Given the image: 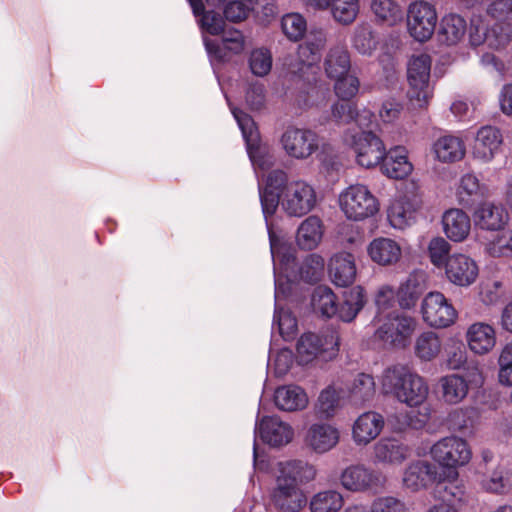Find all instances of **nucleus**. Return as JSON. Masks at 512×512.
Listing matches in <instances>:
<instances>
[{"label":"nucleus","mask_w":512,"mask_h":512,"mask_svg":"<svg viewBox=\"0 0 512 512\" xmlns=\"http://www.w3.org/2000/svg\"><path fill=\"white\" fill-rule=\"evenodd\" d=\"M486 13L495 21L512 23V0H492Z\"/></svg>","instance_id":"obj_62"},{"label":"nucleus","mask_w":512,"mask_h":512,"mask_svg":"<svg viewBox=\"0 0 512 512\" xmlns=\"http://www.w3.org/2000/svg\"><path fill=\"white\" fill-rule=\"evenodd\" d=\"M334 82L335 94L343 101L351 100L357 95L359 91V79L353 74H348L335 80Z\"/></svg>","instance_id":"obj_59"},{"label":"nucleus","mask_w":512,"mask_h":512,"mask_svg":"<svg viewBox=\"0 0 512 512\" xmlns=\"http://www.w3.org/2000/svg\"><path fill=\"white\" fill-rule=\"evenodd\" d=\"M248 64L255 76H266L272 68V54L270 50L263 47L252 50L248 58Z\"/></svg>","instance_id":"obj_51"},{"label":"nucleus","mask_w":512,"mask_h":512,"mask_svg":"<svg viewBox=\"0 0 512 512\" xmlns=\"http://www.w3.org/2000/svg\"><path fill=\"white\" fill-rule=\"evenodd\" d=\"M423 321L433 328H447L455 323L458 312L441 292H429L422 300Z\"/></svg>","instance_id":"obj_12"},{"label":"nucleus","mask_w":512,"mask_h":512,"mask_svg":"<svg viewBox=\"0 0 512 512\" xmlns=\"http://www.w3.org/2000/svg\"><path fill=\"white\" fill-rule=\"evenodd\" d=\"M311 305L315 312L327 318L335 316L338 311L336 295L327 286H318L314 289Z\"/></svg>","instance_id":"obj_47"},{"label":"nucleus","mask_w":512,"mask_h":512,"mask_svg":"<svg viewBox=\"0 0 512 512\" xmlns=\"http://www.w3.org/2000/svg\"><path fill=\"white\" fill-rule=\"evenodd\" d=\"M274 402L278 409L294 412L305 409L309 401L303 388L297 385H285L275 390Z\"/></svg>","instance_id":"obj_32"},{"label":"nucleus","mask_w":512,"mask_h":512,"mask_svg":"<svg viewBox=\"0 0 512 512\" xmlns=\"http://www.w3.org/2000/svg\"><path fill=\"white\" fill-rule=\"evenodd\" d=\"M326 35L323 30H311L306 40L298 48V56L303 63V70L314 69V65L319 61L321 51L326 44Z\"/></svg>","instance_id":"obj_39"},{"label":"nucleus","mask_w":512,"mask_h":512,"mask_svg":"<svg viewBox=\"0 0 512 512\" xmlns=\"http://www.w3.org/2000/svg\"><path fill=\"white\" fill-rule=\"evenodd\" d=\"M486 252L492 257L512 258V231H502L486 244Z\"/></svg>","instance_id":"obj_55"},{"label":"nucleus","mask_w":512,"mask_h":512,"mask_svg":"<svg viewBox=\"0 0 512 512\" xmlns=\"http://www.w3.org/2000/svg\"><path fill=\"white\" fill-rule=\"evenodd\" d=\"M479 269L474 259L463 253H454L448 257L445 275L454 285L467 287L478 277Z\"/></svg>","instance_id":"obj_18"},{"label":"nucleus","mask_w":512,"mask_h":512,"mask_svg":"<svg viewBox=\"0 0 512 512\" xmlns=\"http://www.w3.org/2000/svg\"><path fill=\"white\" fill-rule=\"evenodd\" d=\"M376 322L375 337L395 348H405L417 328L415 318L398 312L379 317Z\"/></svg>","instance_id":"obj_4"},{"label":"nucleus","mask_w":512,"mask_h":512,"mask_svg":"<svg viewBox=\"0 0 512 512\" xmlns=\"http://www.w3.org/2000/svg\"><path fill=\"white\" fill-rule=\"evenodd\" d=\"M450 244L442 237H435L431 239L428 245L429 258L432 264L436 267L446 265V260L450 255Z\"/></svg>","instance_id":"obj_60"},{"label":"nucleus","mask_w":512,"mask_h":512,"mask_svg":"<svg viewBox=\"0 0 512 512\" xmlns=\"http://www.w3.org/2000/svg\"><path fill=\"white\" fill-rule=\"evenodd\" d=\"M232 114L245 139L247 152L255 170L270 169L274 165L275 157L267 146L261 144L259 133L251 116L239 109H233Z\"/></svg>","instance_id":"obj_5"},{"label":"nucleus","mask_w":512,"mask_h":512,"mask_svg":"<svg viewBox=\"0 0 512 512\" xmlns=\"http://www.w3.org/2000/svg\"><path fill=\"white\" fill-rule=\"evenodd\" d=\"M323 271L324 259L317 254H311L301 265L300 275L307 282H316L321 278Z\"/></svg>","instance_id":"obj_58"},{"label":"nucleus","mask_w":512,"mask_h":512,"mask_svg":"<svg viewBox=\"0 0 512 512\" xmlns=\"http://www.w3.org/2000/svg\"><path fill=\"white\" fill-rule=\"evenodd\" d=\"M503 137L500 130L493 126L481 127L475 136L471 148L474 160L487 164L493 161L500 152Z\"/></svg>","instance_id":"obj_17"},{"label":"nucleus","mask_w":512,"mask_h":512,"mask_svg":"<svg viewBox=\"0 0 512 512\" xmlns=\"http://www.w3.org/2000/svg\"><path fill=\"white\" fill-rule=\"evenodd\" d=\"M437 467L427 460H414L410 462L402 473V484L411 492H418L428 488L435 481Z\"/></svg>","instance_id":"obj_19"},{"label":"nucleus","mask_w":512,"mask_h":512,"mask_svg":"<svg viewBox=\"0 0 512 512\" xmlns=\"http://www.w3.org/2000/svg\"><path fill=\"white\" fill-rule=\"evenodd\" d=\"M353 47L362 55H372L378 45V39L368 23L356 26L352 38Z\"/></svg>","instance_id":"obj_49"},{"label":"nucleus","mask_w":512,"mask_h":512,"mask_svg":"<svg viewBox=\"0 0 512 512\" xmlns=\"http://www.w3.org/2000/svg\"><path fill=\"white\" fill-rule=\"evenodd\" d=\"M509 219L508 213L493 202L480 203L473 212L476 227L487 231H499L504 228Z\"/></svg>","instance_id":"obj_23"},{"label":"nucleus","mask_w":512,"mask_h":512,"mask_svg":"<svg viewBox=\"0 0 512 512\" xmlns=\"http://www.w3.org/2000/svg\"><path fill=\"white\" fill-rule=\"evenodd\" d=\"M339 439V430L329 423L312 424L306 435L308 446L317 453L330 451L338 444Z\"/></svg>","instance_id":"obj_26"},{"label":"nucleus","mask_w":512,"mask_h":512,"mask_svg":"<svg viewBox=\"0 0 512 512\" xmlns=\"http://www.w3.org/2000/svg\"><path fill=\"white\" fill-rule=\"evenodd\" d=\"M323 68L326 76L333 81L350 74L351 60L346 47L337 45L330 48Z\"/></svg>","instance_id":"obj_38"},{"label":"nucleus","mask_w":512,"mask_h":512,"mask_svg":"<svg viewBox=\"0 0 512 512\" xmlns=\"http://www.w3.org/2000/svg\"><path fill=\"white\" fill-rule=\"evenodd\" d=\"M415 213L416 211L396 199L388 210V219L394 228L404 229L413 222Z\"/></svg>","instance_id":"obj_53"},{"label":"nucleus","mask_w":512,"mask_h":512,"mask_svg":"<svg viewBox=\"0 0 512 512\" xmlns=\"http://www.w3.org/2000/svg\"><path fill=\"white\" fill-rule=\"evenodd\" d=\"M437 19V12L432 4L423 0L412 2L407 11L409 34L420 42L430 39L434 33Z\"/></svg>","instance_id":"obj_14"},{"label":"nucleus","mask_w":512,"mask_h":512,"mask_svg":"<svg viewBox=\"0 0 512 512\" xmlns=\"http://www.w3.org/2000/svg\"><path fill=\"white\" fill-rule=\"evenodd\" d=\"M317 203L314 187L304 180H293L283 187L279 205L289 216L302 217Z\"/></svg>","instance_id":"obj_7"},{"label":"nucleus","mask_w":512,"mask_h":512,"mask_svg":"<svg viewBox=\"0 0 512 512\" xmlns=\"http://www.w3.org/2000/svg\"><path fill=\"white\" fill-rule=\"evenodd\" d=\"M425 290V275L422 272L411 273L397 292V300L401 308H412Z\"/></svg>","instance_id":"obj_40"},{"label":"nucleus","mask_w":512,"mask_h":512,"mask_svg":"<svg viewBox=\"0 0 512 512\" xmlns=\"http://www.w3.org/2000/svg\"><path fill=\"white\" fill-rule=\"evenodd\" d=\"M323 236L322 221L317 216L307 217L298 227L296 242L304 250H312L321 242Z\"/></svg>","instance_id":"obj_41"},{"label":"nucleus","mask_w":512,"mask_h":512,"mask_svg":"<svg viewBox=\"0 0 512 512\" xmlns=\"http://www.w3.org/2000/svg\"><path fill=\"white\" fill-rule=\"evenodd\" d=\"M281 28L289 40L298 41L306 32L307 23L301 14L288 13L282 17Z\"/></svg>","instance_id":"obj_50"},{"label":"nucleus","mask_w":512,"mask_h":512,"mask_svg":"<svg viewBox=\"0 0 512 512\" xmlns=\"http://www.w3.org/2000/svg\"><path fill=\"white\" fill-rule=\"evenodd\" d=\"M367 254L379 266H393L402 258V246L395 239L377 237L368 244Z\"/></svg>","instance_id":"obj_22"},{"label":"nucleus","mask_w":512,"mask_h":512,"mask_svg":"<svg viewBox=\"0 0 512 512\" xmlns=\"http://www.w3.org/2000/svg\"><path fill=\"white\" fill-rule=\"evenodd\" d=\"M431 457L440 465L456 468L469 463L472 451L466 440L449 436L437 441L430 449Z\"/></svg>","instance_id":"obj_13"},{"label":"nucleus","mask_w":512,"mask_h":512,"mask_svg":"<svg viewBox=\"0 0 512 512\" xmlns=\"http://www.w3.org/2000/svg\"><path fill=\"white\" fill-rule=\"evenodd\" d=\"M347 397L353 405H363L373 399L376 385L372 375L358 373L346 384Z\"/></svg>","instance_id":"obj_37"},{"label":"nucleus","mask_w":512,"mask_h":512,"mask_svg":"<svg viewBox=\"0 0 512 512\" xmlns=\"http://www.w3.org/2000/svg\"><path fill=\"white\" fill-rule=\"evenodd\" d=\"M308 85L302 88L295 99L297 106L301 109L319 108L324 106L330 96V89L325 82L308 80Z\"/></svg>","instance_id":"obj_33"},{"label":"nucleus","mask_w":512,"mask_h":512,"mask_svg":"<svg viewBox=\"0 0 512 512\" xmlns=\"http://www.w3.org/2000/svg\"><path fill=\"white\" fill-rule=\"evenodd\" d=\"M467 30L466 21L458 14L445 15L440 22L439 39L447 45L459 43Z\"/></svg>","instance_id":"obj_43"},{"label":"nucleus","mask_w":512,"mask_h":512,"mask_svg":"<svg viewBox=\"0 0 512 512\" xmlns=\"http://www.w3.org/2000/svg\"><path fill=\"white\" fill-rule=\"evenodd\" d=\"M339 480L345 490L353 493L383 487L385 483V478L380 472L363 464H352L346 467L341 472Z\"/></svg>","instance_id":"obj_15"},{"label":"nucleus","mask_w":512,"mask_h":512,"mask_svg":"<svg viewBox=\"0 0 512 512\" xmlns=\"http://www.w3.org/2000/svg\"><path fill=\"white\" fill-rule=\"evenodd\" d=\"M434 157L443 163H453L464 158L466 149L461 138L445 135L439 137L432 145Z\"/></svg>","instance_id":"obj_34"},{"label":"nucleus","mask_w":512,"mask_h":512,"mask_svg":"<svg viewBox=\"0 0 512 512\" xmlns=\"http://www.w3.org/2000/svg\"><path fill=\"white\" fill-rule=\"evenodd\" d=\"M277 324L279 334L285 340H291L297 332V320L290 311L280 308L278 304L275 307L274 325Z\"/></svg>","instance_id":"obj_54"},{"label":"nucleus","mask_w":512,"mask_h":512,"mask_svg":"<svg viewBox=\"0 0 512 512\" xmlns=\"http://www.w3.org/2000/svg\"><path fill=\"white\" fill-rule=\"evenodd\" d=\"M340 401L341 395L339 391L332 386L325 388L318 397L317 408L319 413L325 417L334 416L340 406Z\"/></svg>","instance_id":"obj_56"},{"label":"nucleus","mask_w":512,"mask_h":512,"mask_svg":"<svg viewBox=\"0 0 512 512\" xmlns=\"http://www.w3.org/2000/svg\"><path fill=\"white\" fill-rule=\"evenodd\" d=\"M480 485L483 490L503 494L512 489V469L497 465L494 470L483 475Z\"/></svg>","instance_id":"obj_42"},{"label":"nucleus","mask_w":512,"mask_h":512,"mask_svg":"<svg viewBox=\"0 0 512 512\" xmlns=\"http://www.w3.org/2000/svg\"><path fill=\"white\" fill-rule=\"evenodd\" d=\"M339 205L345 216L355 221L371 217L379 210L377 198L363 184L347 187L339 195Z\"/></svg>","instance_id":"obj_6"},{"label":"nucleus","mask_w":512,"mask_h":512,"mask_svg":"<svg viewBox=\"0 0 512 512\" xmlns=\"http://www.w3.org/2000/svg\"><path fill=\"white\" fill-rule=\"evenodd\" d=\"M486 194V187L481 185L478 178L473 174H465L460 180L458 188V195L460 201H467L464 196L467 197H483Z\"/></svg>","instance_id":"obj_61"},{"label":"nucleus","mask_w":512,"mask_h":512,"mask_svg":"<svg viewBox=\"0 0 512 512\" xmlns=\"http://www.w3.org/2000/svg\"><path fill=\"white\" fill-rule=\"evenodd\" d=\"M261 440L273 447L288 444L293 438L292 427L278 416H264L256 423Z\"/></svg>","instance_id":"obj_20"},{"label":"nucleus","mask_w":512,"mask_h":512,"mask_svg":"<svg viewBox=\"0 0 512 512\" xmlns=\"http://www.w3.org/2000/svg\"><path fill=\"white\" fill-rule=\"evenodd\" d=\"M384 427L381 414L369 411L361 414L352 427V438L357 445H367L374 440Z\"/></svg>","instance_id":"obj_25"},{"label":"nucleus","mask_w":512,"mask_h":512,"mask_svg":"<svg viewBox=\"0 0 512 512\" xmlns=\"http://www.w3.org/2000/svg\"><path fill=\"white\" fill-rule=\"evenodd\" d=\"M339 337L336 331L329 330L324 334L314 333L303 334L297 343V354L299 361L308 364L323 355L325 359L332 358L338 351Z\"/></svg>","instance_id":"obj_9"},{"label":"nucleus","mask_w":512,"mask_h":512,"mask_svg":"<svg viewBox=\"0 0 512 512\" xmlns=\"http://www.w3.org/2000/svg\"><path fill=\"white\" fill-rule=\"evenodd\" d=\"M370 512H409V508L402 499L386 495L372 500Z\"/></svg>","instance_id":"obj_57"},{"label":"nucleus","mask_w":512,"mask_h":512,"mask_svg":"<svg viewBox=\"0 0 512 512\" xmlns=\"http://www.w3.org/2000/svg\"><path fill=\"white\" fill-rule=\"evenodd\" d=\"M280 144L290 158L306 160L318 151L320 138L311 129L289 127L283 132Z\"/></svg>","instance_id":"obj_10"},{"label":"nucleus","mask_w":512,"mask_h":512,"mask_svg":"<svg viewBox=\"0 0 512 512\" xmlns=\"http://www.w3.org/2000/svg\"><path fill=\"white\" fill-rule=\"evenodd\" d=\"M441 399L449 405L461 403L468 395L469 383L460 374H448L439 379Z\"/></svg>","instance_id":"obj_35"},{"label":"nucleus","mask_w":512,"mask_h":512,"mask_svg":"<svg viewBox=\"0 0 512 512\" xmlns=\"http://www.w3.org/2000/svg\"><path fill=\"white\" fill-rule=\"evenodd\" d=\"M469 349L477 355L489 353L496 344V332L494 328L484 322L471 324L465 335Z\"/></svg>","instance_id":"obj_28"},{"label":"nucleus","mask_w":512,"mask_h":512,"mask_svg":"<svg viewBox=\"0 0 512 512\" xmlns=\"http://www.w3.org/2000/svg\"><path fill=\"white\" fill-rule=\"evenodd\" d=\"M316 470L313 465L301 461L279 463V474L271 500L281 512H299L306 503L301 485L314 480Z\"/></svg>","instance_id":"obj_2"},{"label":"nucleus","mask_w":512,"mask_h":512,"mask_svg":"<svg viewBox=\"0 0 512 512\" xmlns=\"http://www.w3.org/2000/svg\"><path fill=\"white\" fill-rule=\"evenodd\" d=\"M332 14L342 24L352 23L359 12V0H331Z\"/></svg>","instance_id":"obj_52"},{"label":"nucleus","mask_w":512,"mask_h":512,"mask_svg":"<svg viewBox=\"0 0 512 512\" xmlns=\"http://www.w3.org/2000/svg\"><path fill=\"white\" fill-rule=\"evenodd\" d=\"M287 182V175L283 170H273L268 173L266 186L259 188V197L265 219L272 216L279 206L281 194L276 190L284 187Z\"/></svg>","instance_id":"obj_24"},{"label":"nucleus","mask_w":512,"mask_h":512,"mask_svg":"<svg viewBox=\"0 0 512 512\" xmlns=\"http://www.w3.org/2000/svg\"><path fill=\"white\" fill-rule=\"evenodd\" d=\"M434 497L442 500L441 503H447L454 507L465 504L468 500L466 485L463 480L458 478L455 472L452 478L439 481L433 490Z\"/></svg>","instance_id":"obj_30"},{"label":"nucleus","mask_w":512,"mask_h":512,"mask_svg":"<svg viewBox=\"0 0 512 512\" xmlns=\"http://www.w3.org/2000/svg\"><path fill=\"white\" fill-rule=\"evenodd\" d=\"M411 447L397 437H382L373 445V461L389 466L402 465L411 455Z\"/></svg>","instance_id":"obj_16"},{"label":"nucleus","mask_w":512,"mask_h":512,"mask_svg":"<svg viewBox=\"0 0 512 512\" xmlns=\"http://www.w3.org/2000/svg\"><path fill=\"white\" fill-rule=\"evenodd\" d=\"M443 231L454 242L464 241L471 230L470 217L461 209L447 210L442 216Z\"/></svg>","instance_id":"obj_29"},{"label":"nucleus","mask_w":512,"mask_h":512,"mask_svg":"<svg viewBox=\"0 0 512 512\" xmlns=\"http://www.w3.org/2000/svg\"><path fill=\"white\" fill-rule=\"evenodd\" d=\"M381 163L383 173L393 179H403L413 170V165L408 160L407 150L401 146L386 151Z\"/></svg>","instance_id":"obj_31"},{"label":"nucleus","mask_w":512,"mask_h":512,"mask_svg":"<svg viewBox=\"0 0 512 512\" xmlns=\"http://www.w3.org/2000/svg\"><path fill=\"white\" fill-rule=\"evenodd\" d=\"M344 505L343 495L333 489L314 494L309 502L310 512H339Z\"/></svg>","instance_id":"obj_46"},{"label":"nucleus","mask_w":512,"mask_h":512,"mask_svg":"<svg viewBox=\"0 0 512 512\" xmlns=\"http://www.w3.org/2000/svg\"><path fill=\"white\" fill-rule=\"evenodd\" d=\"M365 293L362 287L355 286L344 293V301L338 306L335 316L344 322L353 321L365 305Z\"/></svg>","instance_id":"obj_44"},{"label":"nucleus","mask_w":512,"mask_h":512,"mask_svg":"<svg viewBox=\"0 0 512 512\" xmlns=\"http://www.w3.org/2000/svg\"><path fill=\"white\" fill-rule=\"evenodd\" d=\"M208 54L218 61H226L232 55L240 54L245 48V39L241 31L231 29L224 31L221 43L204 38Z\"/></svg>","instance_id":"obj_21"},{"label":"nucleus","mask_w":512,"mask_h":512,"mask_svg":"<svg viewBox=\"0 0 512 512\" xmlns=\"http://www.w3.org/2000/svg\"><path fill=\"white\" fill-rule=\"evenodd\" d=\"M383 393L394 397L410 408H418L417 413L407 414L408 424L414 429L423 428L429 421L431 412L425 406L429 394L426 380L406 365L386 368L381 376Z\"/></svg>","instance_id":"obj_1"},{"label":"nucleus","mask_w":512,"mask_h":512,"mask_svg":"<svg viewBox=\"0 0 512 512\" xmlns=\"http://www.w3.org/2000/svg\"><path fill=\"white\" fill-rule=\"evenodd\" d=\"M443 341L434 331L421 332L414 340L413 351L415 357L421 362H432L442 353Z\"/></svg>","instance_id":"obj_36"},{"label":"nucleus","mask_w":512,"mask_h":512,"mask_svg":"<svg viewBox=\"0 0 512 512\" xmlns=\"http://www.w3.org/2000/svg\"><path fill=\"white\" fill-rule=\"evenodd\" d=\"M371 10L377 21L395 26L403 20V10L394 0H372Z\"/></svg>","instance_id":"obj_48"},{"label":"nucleus","mask_w":512,"mask_h":512,"mask_svg":"<svg viewBox=\"0 0 512 512\" xmlns=\"http://www.w3.org/2000/svg\"><path fill=\"white\" fill-rule=\"evenodd\" d=\"M499 380L502 384L512 385V342L507 343L499 356Z\"/></svg>","instance_id":"obj_64"},{"label":"nucleus","mask_w":512,"mask_h":512,"mask_svg":"<svg viewBox=\"0 0 512 512\" xmlns=\"http://www.w3.org/2000/svg\"><path fill=\"white\" fill-rule=\"evenodd\" d=\"M329 276L332 282L339 287L351 285L356 278V265L351 253L340 252L334 254L328 264Z\"/></svg>","instance_id":"obj_27"},{"label":"nucleus","mask_w":512,"mask_h":512,"mask_svg":"<svg viewBox=\"0 0 512 512\" xmlns=\"http://www.w3.org/2000/svg\"><path fill=\"white\" fill-rule=\"evenodd\" d=\"M248 4L243 3L240 0H235L227 3L224 7V16L228 21L241 22L245 20L249 13L255 9L252 5V1H247Z\"/></svg>","instance_id":"obj_63"},{"label":"nucleus","mask_w":512,"mask_h":512,"mask_svg":"<svg viewBox=\"0 0 512 512\" xmlns=\"http://www.w3.org/2000/svg\"><path fill=\"white\" fill-rule=\"evenodd\" d=\"M332 117L338 123L355 121L360 128L368 127L373 119L369 110L358 112L356 107L348 102H337L332 106Z\"/></svg>","instance_id":"obj_45"},{"label":"nucleus","mask_w":512,"mask_h":512,"mask_svg":"<svg viewBox=\"0 0 512 512\" xmlns=\"http://www.w3.org/2000/svg\"><path fill=\"white\" fill-rule=\"evenodd\" d=\"M512 40V23L496 21L488 27L481 17L471 19L469 41L472 46L486 43L490 48L501 49Z\"/></svg>","instance_id":"obj_8"},{"label":"nucleus","mask_w":512,"mask_h":512,"mask_svg":"<svg viewBox=\"0 0 512 512\" xmlns=\"http://www.w3.org/2000/svg\"><path fill=\"white\" fill-rule=\"evenodd\" d=\"M348 145L352 148L356 162L365 168L379 165L386 155V148L379 136L371 131L362 130L351 135Z\"/></svg>","instance_id":"obj_11"},{"label":"nucleus","mask_w":512,"mask_h":512,"mask_svg":"<svg viewBox=\"0 0 512 512\" xmlns=\"http://www.w3.org/2000/svg\"><path fill=\"white\" fill-rule=\"evenodd\" d=\"M431 58L427 54L411 57L407 68L409 89L407 92L411 105L415 108L426 107L433 96L430 82Z\"/></svg>","instance_id":"obj_3"}]
</instances>
